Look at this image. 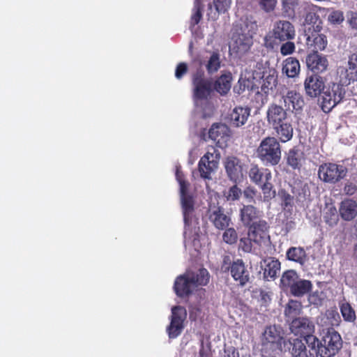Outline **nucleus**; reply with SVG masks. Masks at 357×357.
Instances as JSON below:
<instances>
[{
    "label": "nucleus",
    "mask_w": 357,
    "mask_h": 357,
    "mask_svg": "<svg viewBox=\"0 0 357 357\" xmlns=\"http://www.w3.org/2000/svg\"><path fill=\"white\" fill-rule=\"evenodd\" d=\"M307 345L312 350L311 354L321 357H333L342 347V340L338 332L333 328L323 330L321 339L309 336Z\"/></svg>",
    "instance_id": "obj_1"
},
{
    "label": "nucleus",
    "mask_w": 357,
    "mask_h": 357,
    "mask_svg": "<svg viewBox=\"0 0 357 357\" xmlns=\"http://www.w3.org/2000/svg\"><path fill=\"white\" fill-rule=\"evenodd\" d=\"M257 158L266 166L278 165L282 158L281 146L275 137H266L257 149Z\"/></svg>",
    "instance_id": "obj_2"
},
{
    "label": "nucleus",
    "mask_w": 357,
    "mask_h": 357,
    "mask_svg": "<svg viewBox=\"0 0 357 357\" xmlns=\"http://www.w3.org/2000/svg\"><path fill=\"white\" fill-rule=\"evenodd\" d=\"M347 174V168L334 162H324L319 165L318 177L324 183L335 184L343 179Z\"/></svg>",
    "instance_id": "obj_3"
},
{
    "label": "nucleus",
    "mask_w": 357,
    "mask_h": 357,
    "mask_svg": "<svg viewBox=\"0 0 357 357\" xmlns=\"http://www.w3.org/2000/svg\"><path fill=\"white\" fill-rule=\"evenodd\" d=\"M272 36L265 37V44L268 47L273 48L274 43L271 38L278 40L280 42L291 40L295 38L296 31L292 23L287 20H279L276 22L272 30Z\"/></svg>",
    "instance_id": "obj_4"
},
{
    "label": "nucleus",
    "mask_w": 357,
    "mask_h": 357,
    "mask_svg": "<svg viewBox=\"0 0 357 357\" xmlns=\"http://www.w3.org/2000/svg\"><path fill=\"white\" fill-rule=\"evenodd\" d=\"M193 85V98L195 100H207L211 95L213 89V82L206 79L202 70H197L192 77Z\"/></svg>",
    "instance_id": "obj_5"
},
{
    "label": "nucleus",
    "mask_w": 357,
    "mask_h": 357,
    "mask_svg": "<svg viewBox=\"0 0 357 357\" xmlns=\"http://www.w3.org/2000/svg\"><path fill=\"white\" fill-rule=\"evenodd\" d=\"M345 89L342 84L332 83L323 91L321 108L324 112H329L334 107L342 101Z\"/></svg>",
    "instance_id": "obj_6"
},
{
    "label": "nucleus",
    "mask_w": 357,
    "mask_h": 357,
    "mask_svg": "<svg viewBox=\"0 0 357 357\" xmlns=\"http://www.w3.org/2000/svg\"><path fill=\"white\" fill-rule=\"evenodd\" d=\"M326 9L314 4L307 5L304 8V33H310V31H321L323 29V21L319 15L321 11Z\"/></svg>",
    "instance_id": "obj_7"
},
{
    "label": "nucleus",
    "mask_w": 357,
    "mask_h": 357,
    "mask_svg": "<svg viewBox=\"0 0 357 357\" xmlns=\"http://www.w3.org/2000/svg\"><path fill=\"white\" fill-rule=\"evenodd\" d=\"M283 330L280 326L275 325L267 326L261 337V344L267 349L282 350V342L285 344L283 341Z\"/></svg>",
    "instance_id": "obj_8"
},
{
    "label": "nucleus",
    "mask_w": 357,
    "mask_h": 357,
    "mask_svg": "<svg viewBox=\"0 0 357 357\" xmlns=\"http://www.w3.org/2000/svg\"><path fill=\"white\" fill-rule=\"evenodd\" d=\"M186 314L185 309L181 306H175L172 308L170 324L167 327L169 338H176L181 333Z\"/></svg>",
    "instance_id": "obj_9"
},
{
    "label": "nucleus",
    "mask_w": 357,
    "mask_h": 357,
    "mask_svg": "<svg viewBox=\"0 0 357 357\" xmlns=\"http://www.w3.org/2000/svg\"><path fill=\"white\" fill-rule=\"evenodd\" d=\"M219 154L214 155V153L207 151L198 162V171L201 178L204 180H211V174L218 167Z\"/></svg>",
    "instance_id": "obj_10"
},
{
    "label": "nucleus",
    "mask_w": 357,
    "mask_h": 357,
    "mask_svg": "<svg viewBox=\"0 0 357 357\" xmlns=\"http://www.w3.org/2000/svg\"><path fill=\"white\" fill-rule=\"evenodd\" d=\"M244 163L235 156H229L225 159V168L228 178L235 183L241 182L244 176Z\"/></svg>",
    "instance_id": "obj_11"
},
{
    "label": "nucleus",
    "mask_w": 357,
    "mask_h": 357,
    "mask_svg": "<svg viewBox=\"0 0 357 357\" xmlns=\"http://www.w3.org/2000/svg\"><path fill=\"white\" fill-rule=\"evenodd\" d=\"M208 137L218 147L223 149L230 139L231 131L229 128L223 123H213L208 130Z\"/></svg>",
    "instance_id": "obj_12"
},
{
    "label": "nucleus",
    "mask_w": 357,
    "mask_h": 357,
    "mask_svg": "<svg viewBox=\"0 0 357 357\" xmlns=\"http://www.w3.org/2000/svg\"><path fill=\"white\" fill-rule=\"evenodd\" d=\"M290 330L296 335L303 337V340L307 344L309 336H314V325L308 318L300 317L294 319L290 324Z\"/></svg>",
    "instance_id": "obj_13"
},
{
    "label": "nucleus",
    "mask_w": 357,
    "mask_h": 357,
    "mask_svg": "<svg viewBox=\"0 0 357 357\" xmlns=\"http://www.w3.org/2000/svg\"><path fill=\"white\" fill-rule=\"evenodd\" d=\"M284 107L287 111L300 114L305 105V101L302 95L294 90H290L282 96Z\"/></svg>",
    "instance_id": "obj_14"
},
{
    "label": "nucleus",
    "mask_w": 357,
    "mask_h": 357,
    "mask_svg": "<svg viewBox=\"0 0 357 357\" xmlns=\"http://www.w3.org/2000/svg\"><path fill=\"white\" fill-rule=\"evenodd\" d=\"M304 87L307 96L311 98H316L324 91L325 82L320 75L312 74L307 76L305 78Z\"/></svg>",
    "instance_id": "obj_15"
},
{
    "label": "nucleus",
    "mask_w": 357,
    "mask_h": 357,
    "mask_svg": "<svg viewBox=\"0 0 357 357\" xmlns=\"http://www.w3.org/2000/svg\"><path fill=\"white\" fill-rule=\"evenodd\" d=\"M287 110L276 103H271L266 110V121L271 128L288 119Z\"/></svg>",
    "instance_id": "obj_16"
},
{
    "label": "nucleus",
    "mask_w": 357,
    "mask_h": 357,
    "mask_svg": "<svg viewBox=\"0 0 357 357\" xmlns=\"http://www.w3.org/2000/svg\"><path fill=\"white\" fill-rule=\"evenodd\" d=\"M233 49L237 53L248 52L252 45V37L249 33H244L242 29H236L232 35Z\"/></svg>",
    "instance_id": "obj_17"
},
{
    "label": "nucleus",
    "mask_w": 357,
    "mask_h": 357,
    "mask_svg": "<svg viewBox=\"0 0 357 357\" xmlns=\"http://www.w3.org/2000/svg\"><path fill=\"white\" fill-rule=\"evenodd\" d=\"M291 193L296 204L304 207L311 201V193L308 184L302 181L296 182L291 185Z\"/></svg>",
    "instance_id": "obj_18"
},
{
    "label": "nucleus",
    "mask_w": 357,
    "mask_h": 357,
    "mask_svg": "<svg viewBox=\"0 0 357 357\" xmlns=\"http://www.w3.org/2000/svg\"><path fill=\"white\" fill-rule=\"evenodd\" d=\"M321 31H310L304 33L306 37V45L312 52H318L325 50L328 40L326 36L320 33Z\"/></svg>",
    "instance_id": "obj_19"
},
{
    "label": "nucleus",
    "mask_w": 357,
    "mask_h": 357,
    "mask_svg": "<svg viewBox=\"0 0 357 357\" xmlns=\"http://www.w3.org/2000/svg\"><path fill=\"white\" fill-rule=\"evenodd\" d=\"M174 291L178 296H185L191 294L196 288L195 283L190 278L189 272L176 278L174 282Z\"/></svg>",
    "instance_id": "obj_20"
},
{
    "label": "nucleus",
    "mask_w": 357,
    "mask_h": 357,
    "mask_svg": "<svg viewBox=\"0 0 357 357\" xmlns=\"http://www.w3.org/2000/svg\"><path fill=\"white\" fill-rule=\"evenodd\" d=\"M250 181L257 185H260L268 181H271L272 174L269 169L260 167L257 164H252L248 171Z\"/></svg>",
    "instance_id": "obj_21"
},
{
    "label": "nucleus",
    "mask_w": 357,
    "mask_h": 357,
    "mask_svg": "<svg viewBox=\"0 0 357 357\" xmlns=\"http://www.w3.org/2000/svg\"><path fill=\"white\" fill-rule=\"evenodd\" d=\"M306 64L314 74L318 75L327 69L328 62L326 56L319 55L318 52H312L307 55Z\"/></svg>",
    "instance_id": "obj_22"
},
{
    "label": "nucleus",
    "mask_w": 357,
    "mask_h": 357,
    "mask_svg": "<svg viewBox=\"0 0 357 357\" xmlns=\"http://www.w3.org/2000/svg\"><path fill=\"white\" fill-rule=\"evenodd\" d=\"M230 271L232 278L241 285L243 286L249 281L250 274L242 259L234 261Z\"/></svg>",
    "instance_id": "obj_23"
},
{
    "label": "nucleus",
    "mask_w": 357,
    "mask_h": 357,
    "mask_svg": "<svg viewBox=\"0 0 357 357\" xmlns=\"http://www.w3.org/2000/svg\"><path fill=\"white\" fill-rule=\"evenodd\" d=\"M250 114V108L236 107L229 114V123L233 127H241L246 123Z\"/></svg>",
    "instance_id": "obj_24"
},
{
    "label": "nucleus",
    "mask_w": 357,
    "mask_h": 357,
    "mask_svg": "<svg viewBox=\"0 0 357 357\" xmlns=\"http://www.w3.org/2000/svg\"><path fill=\"white\" fill-rule=\"evenodd\" d=\"M264 277L267 280H274L280 270V262L273 257H268L261 262Z\"/></svg>",
    "instance_id": "obj_25"
},
{
    "label": "nucleus",
    "mask_w": 357,
    "mask_h": 357,
    "mask_svg": "<svg viewBox=\"0 0 357 357\" xmlns=\"http://www.w3.org/2000/svg\"><path fill=\"white\" fill-rule=\"evenodd\" d=\"M286 160L287 165L292 169L300 170L305 162V154L299 149L294 147L287 153Z\"/></svg>",
    "instance_id": "obj_26"
},
{
    "label": "nucleus",
    "mask_w": 357,
    "mask_h": 357,
    "mask_svg": "<svg viewBox=\"0 0 357 357\" xmlns=\"http://www.w3.org/2000/svg\"><path fill=\"white\" fill-rule=\"evenodd\" d=\"M272 128L275 132L278 141L281 142H287L293 137L294 128L289 119L282 123H278V126H274Z\"/></svg>",
    "instance_id": "obj_27"
},
{
    "label": "nucleus",
    "mask_w": 357,
    "mask_h": 357,
    "mask_svg": "<svg viewBox=\"0 0 357 357\" xmlns=\"http://www.w3.org/2000/svg\"><path fill=\"white\" fill-rule=\"evenodd\" d=\"M181 208L184 223H196L197 218L195 215V200L193 197H187L183 199Z\"/></svg>",
    "instance_id": "obj_28"
},
{
    "label": "nucleus",
    "mask_w": 357,
    "mask_h": 357,
    "mask_svg": "<svg viewBox=\"0 0 357 357\" xmlns=\"http://www.w3.org/2000/svg\"><path fill=\"white\" fill-rule=\"evenodd\" d=\"M261 214L255 206L252 205L243 206L241 209V218L243 223H266L260 221Z\"/></svg>",
    "instance_id": "obj_29"
},
{
    "label": "nucleus",
    "mask_w": 357,
    "mask_h": 357,
    "mask_svg": "<svg viewBox=\"0 0 357 357\" xmlns=\"http://www.w3.org/2000/svg\"><path fill=\"white\" fill-rule=\"evenodd\" d=\"M340 214L345 221H351L357 216V203L352 199L342 202L339 208Z\"/></svg>",
    "instance_id": "obj_30"
},
{
    "label": "nucleus",
    "mask_w": 357,
    "mask_h": 357,
    "mask_svg": "<svg viewBox=\"0 0 357 357\" xmlns=\"http://www.w3.org/2000/svg\"><path fill=\"white\" fill-rule=\"evenodd\" d=\"M282 73L288 77L294 78L297 77L301 70V66L298 60L295 57H288L283 61Z\"/></svg>",
    "instance_id": "obj_31"
},
{
    "label": "nucleus",
    "mask_w": 357,
    "mask_h": 357,
    "mask_svg": "<svg viewBox=\"0 0 357 357\" xmlns=\"http://www.w3.org/2000/svg\"><path fill=\"white\" fill-rule=\"evenodd\" d=\"M291 344V354L294 357H316L317 356H313L311 354L312 350L310 349V351H307L306 349L305 342L303 340H300L298 338L293 340V342H290Z\"/></svg>",
    "instance_id": "obj_32"
},
{
    "label": "nucleus",
    "mask_w": 357,
    "mask_h": 357,
    "mask_svg": "<svg viewBox=\"0 0 357 357\" xmlns=\"http://www.w3.org/2000/svg\"><path fill=\"white\" fill-rule=\"evenodd\" d=\"M345 79L347 84L357 81V52L349 56Z\"/></svg>",
    "instance_id": "obj_33"
},
{
    "label": "nucleus",
    "mask_w": 357,
    "mask_h": 357,
    "mask_svg": "<svg viewBox=\"0 0 357 357\" xmlns=\"http://www.w3.org/2000/svg\"><path fill=\"white\" fill-rule=\"evenodd\" d=\"M231 79L230 73L222 75L213 84L214 90L221 95L227 94L231 89Z\"/></svg>",
    "instance_id": "obj_34"
},
{
    "label": "nucleus",
    "mask_w": 357,
    "mask_h": 357,
    "mask_svg": "<svg viewBox=\"0 0 357 357\" xmlns=\"http://www.w3.org/2000/svg\"><path fill=\"white\" fill-rule=\"evenodd\" d=\"M209 220L213 223H229V217L225 215L220 206L210 207L208 210Z\"/></svg>",
    "instance_id": "obj_35"
},
{
    "label": "nucleus",
    "mask_w": 357,
    "mask_h": 357,
    "mask_svg": "<svg viewBox=\"0 0 357 357\" xmlns=\"http://www.w3.org/2000/svg\"><path fill=\"white\" fill-rule=\"evenodd\" d=\"M248 235L254 242L259 243L266 236L265 225H247Z\"/></svg>",
    "instance_id": "obj_36"
},
{
    "label": "nucleus",
    "mask_w": 357,
    "mask_h": 357,
    "mask_svg": "<svg viewBox=\"0 0 357 357\" xmlns=\"http://www.w3.org/2000/svg\"><path fill=\"white\" fill-rule=\"evenodd\" d=\"M278 197L280 200V205L284 211H287L291 213L294 208V195H291L284 189H280L278 191Z\"/></svg>",
    "instance_id": "obj_37"
},
{
    "label": "nucleus",
    "mask_w": 357,
    "mask_h": 357,
    "mask_svg": "<svg viewBox=\"0 0 357 357\" xmlns=\"http://www.w3.org/2000/svg\"><path fill=\"white\" fill-rule=\"evenodd\" d=\"M312 288V283L310 280L298 279L294 285L291 287L290 292L296 296H301L307 294Z\"/></svg>",
    "instance_id": "obj_38"
},
{
    "label": "nucleus",
    "mask_w": 357,
    "mask_h": 357,
    "mask_svg": "<svg viewBox=\"0 0 357 357\" xmlns=\"http://www.w3.org/2000/svg\"><path fill=\"white\" fill-rule=\"evenodd\" d=\"M189 274L196 287L206 285L209 281V273L206 268H200L197 273L189 272Z\"/></svg>",
    "instance_id": "obj_39"
},
{
    "label": "nucleus",
    "mask_w": 357,
    "mask_h": 357,
    "mask_svg": "<svg viewBox=\"0 0 357 357\" xmlns=\"http://www.w3.org/2000/svg\"><path fill=\"white\" fill-rule=\"evenodd\" d=\"M289 260L304 264L306 261L305 251L301 248H291L287 252Z\"/></svg>",
    "instance_id": "obj_40"
},
{
    "label": "nucleus",
    "mask_w": 357,
    "mask_h": 357,
    "mask_svg": "<svg viewBox=\"0 0 357 357\" xmlns=\"http://www.w3.org/2000/svg\"><path fill=\"white\" fill-rule=\"evenodd\" d=\"M298 279V276L295 271L288 270L283 273L280 279V284L282 287L289 288L291 290Z\"/></svg>",
    "instance_id": "obj_41"
},
{
    "label": "nucleus",
    "mask_w": 357,
    "mask_h": 357,
    "mask_svg": "<svg viewBox=\"0 0 357 357\" xmlns=\"http://www.w3.org/2000/svg\"><path fill=\"white\" fill-rule=\"evenodd\" d=\"M302 310V305L298 301L291 300L287 303L284 314L289 319H294L296 316L299 315Z\"/></svg>",
    "instance_id": "obj_42"
},
{
    "label": "nucleus",
    "mask_w": 357,
    "mask_h": 357,
    "mask_svg": "<svg viewBox=\"0 0 357 357\" xmlns=\"http://www.w3.org/2000/svg\"><path fill=\"white\" fill-rule=\"evenodd\" d=\"M221 61L220 54L218 52H213L206 65V68L208 74L212 75L220 69Z\"/></svg>",
    "instance_id": "obj_43"
},
{
    "label": "nucleus",
    "mask_w": 357,
    "mask_h": 357,
    "mask_svg": "<svg viewBox=\"0 0 357 357\" xmlns=\"http://www.w3.org/2000/svg\"><path fill=\"white\" fill-rule=\"evenodd\" d=\"M340 311L344 321L354 322L356 320V312L351 305L347 302L340 304Z\"/></svg>",
    "instance_id": "obj_44"
},
{
    "label": "nucleus",
    "mask_w": 357,
    "mask_h": 357,
    "mask_svg": "<svg viewBox=\"0 0 357 357\" xmlns=\"http://www.w3.org/2000/svg\"><path fill=\"white\" fill-rule=\"evenodd\" d=\"M259 186L262 190L264 199L265 201H269L275 197L276 192L273 189V185L272 184L271 181H266Z\"/></svg>",
    "instance_id": "obj_45"
},
{
    "label": "nucleus",
    "mask_w": 357,
    "mask_h": 357,
    "mask_svg": "<svg viewBox=\"0 0 357 357\" xmlns=\"http://www.w3.org/2000/svg\"><path fill=\"white\" fill-rule=\"evenodd\" d=\"M202 3L200 0L194 2L193 13L191 16V22L194 25L198 24L202 18Z\"/></svg>",
    "instance_id": "obj_46"
},
{
    "label": "nucleus",
    "mask_w": 357,
    "mask_h": 357,
    "mask_svg": "<svg viewBox=\"0 0 357 357\" xmlns=\"http://www.w3.org/2000/svg\"><path fill=\"white\" fill-rule=\"evenodd\" d=\"M242 195V190L236 185L230 187L228 191L224 192V196L228 202L238 200Z\"/></svg>",
    "instance_id": "obj_47"
},
{
    "label": "nucleus",
    "mask_w": 357,
    "mask_h": 357,
    "mask_svg": "<svg viewBox=\"0 0 357 357\" xmlns=\"http://www.w3.org/2000/svg\"><path fill=\"white\" fill-rule=\"evenodd\" d=\"M328 21L333 24H340L344 20V14L341 10H333L328 17Z\"/></svg>",
    "instance_id": "obj_48"
},
{
    "label": "nucleus",
    "mask_w": 357,
    "mask_h": 357,
    "mask_svg": "<svg viewBox=\"0 0 357 357\" xmlns=\"http://www.w3.org/2000/svg\"><path fill=\"white\" fill-rule=\"evenodd\" d=\"M261 8L266 13L274 10L277 0H256Z\"/></svg>",
    "instance_id": "obj_49"
},
{
    "label": "nucleus",
    "mask_w": 357,
    "mask_h": 357,
    "mask_svg": "<svg viewBox=\"0 0 357 357\" xmlns=\"http://www.w3.org/2000/svg\"><path fill=\"white\" fill-rule=\"evenodd\" d=\"M295 50L296 45L294 42L285 40V43L281 45L280 52L282 56H287L293 54Z\"/></svg>",
    "instance_id": "obj_50"
},
{
    "label": "nucleus",
    "mask_w": 357,
    "mask_h": 357,
    "mask_svg": "<svg viewBox=\"0 0 357 357\" xmlns=\"http://www.w3.org/2000/svg\"><path fill=\"white\" fill-rule=\"evenodd\" d=\"M238 238L236 231L234 229L229 228L227 229L223 234V240L229 244L234 243Z\"/></svg>",
    "instance_id": "obj_51"
},
{
    "label": "nucleus",
    "mask_w": 357,
    "mask_h": 357,
    "mask_svg": "<svg viewBox=\"0 0 357 357\" xmlns=\"http://www.w3.org/2000/svg\"><path fill=\"white\" fill-rule=\"evenodd\" d=\"M213 4L218 13H225L230 6L231 0H213Z\"/></svg>",
    "instance_id": "obj_52"
},
{
    "label": "nucleus",
    "mask_w": 357,
    "mask_h": 357,
    "mask_svg": "<svg viewBox=\"0 0 357 357\" xmlns=\"http://www.w3.org/2000/svg\"><path fill=\"white\" fill-rule=\"evenodd\" d=\"M297 5L298 0H282V10L288 15L294 12V8Z\"/></svg>",
    "instance_id": "obj_53"
},
{
    "label": "nucleus",
    "mask_w": 357,
    "mask_h": 357,
    "mask_svg": "<svg viewBox=\"0 0 357 357\" xmlns=\"http://www.w3.org/2000/svg\"><path fill=\"white\" fill-rule=\"evenodd\" d=\"M188 70V67L186 63L181 62L179 63L176 68L175 70V77L178 79H181Z\"/></svg>",
    "instance_id": "obj_54"
},
{
    "label": "nucleus",
    "mask_w": 357,
    "mask_h": 357,
    "mask_svg": "<svg viewBox=\"0 0 357 357\" xmlns=\"http://www.w3.org/2000/svg\"><path fill=\"white\" fill-rule=\"evenodd\" d=\"M347 19L349 26L352 29L357 30V12H348L347 13Z\"/></svg>",
    "instance_id": "obj_55"
},
{
    "label": "nucleus",
    "mask_w": 357,
    "mask_h": 357,
    "mask_svg": "<svg viewBox=\"0 0 357 357\" xmlns=\"http://www.w3.org/2000/svg\"><path fill=\"white\" fill-rule=\"evenodd\" d=\"M179 185H180L181 202H183V199L184 198L193 197L192 195H190L188 192L189 183L186 181H181L179 183Z\"/></svg>",
    "instance_id": "obj_56"
},
{
    "label": "nucleus",
    "mask_w": 357,
    "mask_h": 357,
    "mask_svg": "<svg viewBox=\"0 0 357 357\" xmlns=\"http://www.w3.org/2000/svg\"><path fill=\"white\" fill-rule=\"evenodd\" d=\"M242 193L248 202H254V197L256 195L257 190L253 187L248 186L245 188Z\"/></svg>",
    "instance_id": "obj_57"
},
{
    "label": "nucleus",
    "mask_w": 357,
    "mask_h": 357,
    "mask_svg": "<svg viewBox=\"0 0 357 357\" xmlns=\"http://www.w3.org/2000/svg\"><path fill=\"white\" fill-rule=\"evenodd\" d=\"M253 241L249 237L248 238H242L240 240L239 247L246 252H250L252 251V243Z\"/></svg>",
    "instance_id": "obj_58"
},
{
    "label": "nucleus",
    "mask_w": 357,
    "mask_h": 357,
    "mask_svg": "<svg viewBox=\"0 0 357 357\" xmlns=\"http://www.w3.org/2000/svg\"><path fill=\"white\" fill-rule=\"evenodd\" d=\"M276 82L277 79L274 76H268L266 78V83L264 82L261 88L263 90H264L265 88H267L268 89H272L273 87L275 86Z\"/></svg>",
    "instance_id": "obj_59"
},
{
    "label": "nucleus",
    "mask_w": 357,
    "mask_h": 357,
    "mask_svg": "<svg viewBox=\"0 0 357 357\" xmlns=\"http://www.w3.org/2000/svg\"><path fill=\"white\" fill-rule=\"evenodd\" d=\"M233 261H231V257L229 255H226L223 257V261L222 265V271H228L231 269V266Z\"/></svg>",
    "instance_id": "obj_60"
},
{
    "label": "nucleus",
    "mask_w": 357,
    "mask_h": 357,
    "mask_svg": "<svg viewBox=\"0 0 357 357\" xmlns=\"http://www.w3.org/2000/svg\"><path fill=\"white\" fill-rule=\"evenodd\" d=\"M357 190L356 185L352 183L345 184L344 192L347 195H353Z\"/></svg>",
    "instance_id": "obj_61"
},
{
    "label": "nucleus",
    "mask_w": 357,
    "mask_h": 357,
    "mask_svg": "<svg viewBox=\"0 0 357 357\" xmlns=\"http://www.w3.org/2000/svg\"><path fill=\"white\" fill-rule=\"evenodd\" d=\"M192 226V225H186L184 230V236L185 238H192L193 241L195 243L197 240H199V236L197 234L195 236L191 235Z\"/></svg>",
    "instance_id": "obj_62"
},
{
    "label": "nucleus",
    "mask_w": 357,
    "mask_h": 357,
    "mask_svg": "<svg viewBox=\"0 0 357 357\" xmlns=\"http://www.w3.org/2000/svg\"><path fill=\"white\" fill-rule=\"evenodd\" d=\"M328 316L333 317L335 319V322L332 323L333 325L338 324L339 321H340L339 314L337 312H335V311L328 312Z\"/></svg>",
    "instance_id": "obj_63"
},
{
    "label": "nucleus",
    "mask_w": 357,
    "mask_h": 357,
    "mask_svg": "<svg viewBox=\"0 0 357 357\" xmlns=\"http://www.w3.org/2000/svg\"><path fill=\"white\" fill-rule=\"evenodd\" d=\"M199 357H210L209 349L202 346L199 351Z\"/></svg>",
    "instance_id": "obj_64"
}]
</instances>
